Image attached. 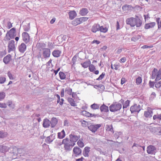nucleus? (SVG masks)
I'll use <instances>...</instances> for the list:
<instances>
[{
  "instance_id": "1",
  "label": "nucleus",
  "mask_w": 161,
  "mask_h": 161,
  "mask_svg": "<svg viewBox=\"0 0 161 161\" xmlns=\"http://www.w3.org/2000/svg\"><path fill=\"white\" fill-rule=\"evenodd\" d=\"M126 24L130 25L131 27H134L135 25L136 27H140L142 25V20L138 18L133 17L127 19L126 20Z\"/></svg>"
},
{
  "instance_id": "2",
  "label": "nucleus",
  "mask_w": 161,
  "mask_h": 161,
  "mask_svg": "<svg viewBox=\"0 0 161 161\" xmlns=\"http://www.w3.org/2000/svg\"><path fill=\"white\" fill-rule=\"evenodd\" d=\"M62 144H64V149L66 151H70L73 147L75 146L74 144L72 143L69 141L68 138H65L62 141Z\"/></svg>"
},
{
  "instance_id": "3",
  "label": "nucleus",
  "mask_w": 161,
  "mask_h": 161,
  "mask_svg": "<svg viewBox=\"0 0 161 161\" xmlns=\"http://www.w3.org/2000/svg\"><path fill=\"white\" fill-rule=\"evenodd\" d=\"M16 36V29L14 27L7 32L4 40L6 41L9 40L11 39H13Z\"/></svg>"
},
{
  "instance_id": "4",
  "label": "nucleus",
  "mask_w": 161,
  "mask_h": 161,
  "mask_svg": "<svg viewBox=\"0 0 161 161\" xmlns=\"http://www.w3.org/2000/svg\"><path fill=\"white\" fill-rule=\"evenodd\" d=\"M152 78L154 79L156 78L155 80L158 81L161 79V68L158 71L156 68H154L152 72Z\"/></svg>"
},
{
  "instance_id": "5",
  "label": "nucleus",
  "mask_w": 161,
  "mask_h": 161,
  "mask_svg": "<svg viewBox=\"0 0 161 161\" xmlns=\"http://www.w3.org/2000/svg\"><path fill=\"white\" fill-rule=\"evenodd\" d=\"M122 107L121 104L119 103H115L112 104L109 107V110L112 112L119 110Z\"/></svg>"
},
{
  "instance_id": "6",
  "label": "nucleus",
  "mask_w": 161,
  "mask_h": 161,
  "mask_svg": "<svg viewBox=\"0 0 161 161\" xmlns=\"http://www.w3.org/2000/svg\"><path fill=\"white\" fill-rule=\"evenodd\" d=\"M69 141L75 145V143L80 138V135H77L74 132H72L69 135Z\"/></svg>"
},
{
  "instance_id": "7",
  "label": "nucleus",
  "mask_w": 161,
  "mask_h": 161,
  "mask_svg": "<svg viewBox=\"0 0 161 161\" xmlns=\"http://www.w3.org/2000/svg\"><path fill=\"white\" fill-rule=\"evenodd\" d=\"M141 109V106L139 104H135L132 106L130 109L131 113H138Z\"/></svg>"
},
{
  "instance_id": "8",
  "label": "nucleus",
  "mask_w": 161,
  "mask_h": 161,
  "mask_svg": "<svg viewBox=\"0 0 161 161\" xmlns=\"http://www.w3.org/2000/svg\"><path fill=\"white\" fill-rule=\"evenodd\" d=\"M147 151L148 154L155 155L156 153V148L154 146L150 145L147 147Z\"/></svg>"
},
{
  "instance_id": "9",
  "label": "nucleus",
  "mask_w": 161,
  "mask_h": 161,
  "mask_svg": "<svg viewBox=\"0 0 161 161\" xmlns=\"http://www.w3.org/2000/svg\"><path fill=\"white\" fill-rule=\"evenodd\" d=\"M102 125L101 124L91 125L88 127V129L92 132H95Z\"/></svg>"
},
{
  "instance_id": "10",
  "label": "nucleus",
  "mask_w": 161,
  "mask_h": 161,
  "mask_svg": "<svg viewBox=\"0 0 161 161\" xmlns=\"http://www.w3.org/2000/svg\"><path fill=\"white\" fill-rule=\"evenodd\" d=\"M50 53V50L49 48H44L42 49V54L43 57L45 58L49 57Z\"/></svg>"
},
{
  "instance_id": "11",
  "label": "nucleus",
  "mask_w": 161,
  "mask_h": 161,
  "mask_svg": "<svg viewBox=\"0 0 161 161\" xmlns=\"http://www.w3.org/2000/svg\"><path fill=\"white\" fill-rule=\"evenodd\" d=\"M23 40L26 43L29 42L30 41V37L28 33L26 32H24L22 34Z\"/></svg>"
},
{
  "instance_id": "12",
  "label": "nucleus",
  "mask_w": 161,
  "mask_h": 161,
  "mask_svg": "<svg viewBox=\"0 0 161 161\" xmlns=\"http://www.w3.org/2000/svg\"><path fill=\"white\" fill-rule=\"evenodd\" d=\"M14 42V40H11L9 42L8 44V53L14 50L15 48Z\"/></svg>"
},
{
  "instance_id": "13",
  "label": "nucleus",
  "mask_w": 161,
  "mask_h": 161,
  "mask_svg": "<svg viewBox=\"0 0 161 161\" xmlns=\"http://www.w3.org/2000/svg\"><path fill=\"white\" fill-rule=\"evenodd\" d=\"M82 151L80 148L78 147H75L73 149V153L75 156L77 157L81 154Z\"/></svg>"
},
{
  "instance_id": "14",
  "label": "nucleus",
  "mask_w": 161,
  "mask_h": 161,
  "mask_svg": "<svg viewBox=\"0 0 161 161\" xmlns=\"http://www.w3.org/2000/svg\"><path fill=\"white\" fill-rule=\"evenodd\" d=\"M151 130L156 134L161 135V128L153 127L150 129Z\"/></svg>"
},
{
  "instance_id": "15",
  "label": "nucleus",
  "mask_w": 161,
  "mask_h": 161,
  "mask_svg": "<svg viewBox=\"0 0 161 161\" xmlns=\"http://www.w3.org/2000/svg\"><path fill=\"white\" fill-rule=\"evenodd\" d=\"M153 111L152 110L149 108L147 111H145L144 113V116L146 118H151L152 116Z\"/></svg>"
},
{
  "instance_id": "16",
  "label": "nucleus",
  "mask_w": 161,
  "mask_h": 161,
  "mask_svg": "<svg viewBox=\"0 0 161 161\" xmlns=\"http://www.w3.org/2000/svg\"><path fill=\"white\" fill-rule=\"evenodd\" d=\"M26 45L24 43H22L19 46L18 49L19 51L23 53L26 49Z\"/></svg>"
},
{
  "instance_id": "17",
  "label": "nucleus",
  "mask_w": 161,
  "mask_h": 161,
  "mask_svg": "<svg viewBox=\"0 0 161 161\" xmlns=\"http://www.w3.org/2000/svg\"><path fill=\"white\" fill-rule=\"evenodd\" d=\"M99 27L100 25L99 24H95L92 26L91 31L92 32L96 33L99 31Z\"/></svg>"
},
{
  "instance_id": "18",
  "label": "nucleus",
  "mask_w": 161,
  "mask_h": 161,
  "mask_svg": "<svg viewBox=\"0 0 161 161\" xmlns=\"http://www.w3.org/2000/svg\"><path fill=\"white\" fill-rule=\"evenodd\" d=\"M90 148L89 147H86L83 151V155L85 157H88L89 156V153L90 151Z\"/></svg>"
},
{
  "instance_id": "19",
  "label": "nucleus",
  "mask_w": 161,
  "mask_h": 161,
  "mask_svg": "<svg viewBox=\"0 0 161 161\" xmlns=\"http://www.w3.org/2000/svg\"><path fill=\"white\" fill-rule=\"evenodd\" d=\"M50 121L48 119H45L43 121V126L45 128H48L50 126Z\"/></svg>"
},
{
  "instance_id": "20",
  "label": "nucleus",
  "mask_w": 161,
  "mask_h": 161,
  "mask_svg": "<svg viewBox=\"0 0 161 161\" xmlns=\"http://www.w3.org/2000/svg\"><path fill=\"white\" fill-rule=\"evenodd\" d=\"M50 122L51 127L54 128L58 123V120L56 118H53L51 119Z\"/></svg>"
},
{
  "instance_id": "21",
  "label": "nucleus",
  "mask_w": 161,
  "mask_h": 161,
  "mask_svg": "<svg viewBox=\"0 0 161 161\" xmlns=\"http://www.w3.org/2000/svg\"><path fill=\"white\" fill-rule=\"evenodd\" d=\"M54 137L55 135H53V134H52L47 137L46 139V142L47 143H50L54 140L55 138Z\"/></svg>"
},
{
  "instance_id": "22",
  "label": "nucleus",
  "mask_w": 161,
  "mask_h": 161,
  "mask_svg": "<svg viewBox=\"0 0 161 161\" xmlns=\"http://www.w3.org/2000/svg\"><path fill=\"white\" fill-rule=\"evenodd\" d=\"M100 109L102 112H107L109 111L108 107L104 104L100 106Z\"/></svg>"
},
{
  "instance_id": "23",
  "label": "nucleus",
  "mask_w": 161,
  "mask_h": 161,
  "mask_svg": "<svg viewBox=\"0 0 161 161\" xmlns=\"http://www.w3.org/2000/svg\"><path fill=\"white\" fill-rule=\"evenodd\" d=\"M11 59V56L8 54L3 59V62L5 64H8Z\"/></svg>"
},
{
  "instance_id": "24",
  "label": "nucleus",
  "mask_w": 161,
  "mask_h": 161,
  "mask_svg": "<svg viewBox=\"0 0 161 161\" xmlns=\"http://www.w3.org/2000/svg\"><path fill=\"white\" fill-rule=\"evenodd\" d=\"M156 23L154 22H151L146 24L144 28L146 29H148L150 28H152L155 26Z\"/></svg>"
},
{
  "instance_id": "25",
  "label": "nucleus",
  "mask_w": 161,
  "mask_h": 161,
  "mask_svg": "<svg viewBox=\"0 0 161 161\" xmlns=\"http://www.w3.org/2000/svg\"><path fill=\"white\" fill-rule=\"evenodd\" d=\"M69 18L70 19H73L77 15L76 13L74 10L70 11L69 13Z\"/></svg>"
},
{
  "instance_id": "26",
  "label": "nucleus",
  "mask_w": 161,
  "mask_h": 161,
  "mask_svg": "<svg viewBox=\"0 0 161 161\" xmlns=\"http://www.w3.org/2000/svg\"><path fill=\"white\" fill-rule=\"evenodd\" d=\"M9 147L4 145H0V152L4 153L5 152H7L8 151Z\"/></svg>"
},
{
  "instance_id": "27",
  "label": "nucleus",
  "mask_w": 161,
  "mask_h": 161,
  "mask_svg": "<svg viewBox=\"0 0 161 161\" xmlns=\"http://www.w3.org/2000/svg\"><path fill=\"white\" fill-rule=\"evenodd\" d=\"M88 9L86 8H83L80 11L79 14L82 16H85L88 13Z\"/></svg>"
},
{
  "instance_id": "28",
  "label": "nucleus",
  "mask_w": 161,
  "mask_h": 161,
  "mask_svg": "<svg viewBox=\"0 0 161 161\" xmlns=\"http://www.w3.org/2000/svg\"><path fill=\"white\" fill-rule=\"evenodd\" d=\"M60 53L61 51L58 50H54L52 53L53 55L57 58L60 56Z\"/></svg>"
},
{
  "instance_id": "29",
  "label": "nucleus",
  "mask_w": 161,
  "mask_h": 161,
  "mask_svg": "<svg viewBox=\"0 0 161 161\" xmlns=\"http://www.w3.org/2000/svg\"><path fill=\"white\" fill-rule=\"evenodd\" d=\"M65 136V134L64 130H63L61 132L58 133V138L59 139H63Z\"/></svg>"
},
{
  "instance_id": "30",
  "label": "nucleus",
  "mask_w": 161,
  "mask_h": 161,
  "mask_svg": "<svg viewBox=\"0 0 161 161\" xmlns=\"http://www.w3.org/2000/svg\"><path fill=\"white\" fill-rule=\"evenodd\" d=\"M90 63V61L89 60L88 61L85 62L83 63H82L81 64L83 67L86 68L88 67L89 66Z\"/></svg>"
},
{
  "instance_id": "31",
  "label": "nucleus",
  "mask_w": 161,
  "mask_h": 161,
  "mask_svg": "<svg viewBox=\"0 0 161 161\" xmlns=\"http://www.w3.org/2000/svg\"><path fill=\"white\" fill-rule=\"evenodd\" d=\"M106 130L107 131H110L112 133H114L113 127L112 125H107L105 126Z\"/></svg>"
},
{
  "instance_id": "32",
  "label": "nucleus",
  "mask_w": 161,
  "mask_h": 161,
  "mask_svg": "<svg viewBox=\"0 0 161 161\" xmlns=\"http://www.w3.org/2000/svg\"><path fill=\"white\" fill-rule=\"evenodd\" d=\"M8 133L6 132H4L3 131H0V138H4L7 136Z\"/></svg>"
},
{
  "instance_id": "33",
  "label": "nucleus",
  "mask_w": 161,
  "mask_h": 161,
  "mask_svg": "<svg viewBox=\"0 0 161 161\" xmlns=\"http://www.w3.org/2000/svg\"><path fill=\"white\" fill-rule=\"evenodd\" d=\"M100 105L96 103H94L91 106L92 108L93 109H98L100 107Z\"/></svg>"
},
{
  "instance_id": "34",
  "label": "nucleus",
  "mask_w": 161,
  "mask_h": 161,
  "mask_svg": "<svg viewBox=\"0 0 161 161\" xmlns=\"http://www.w3.org/2000/svg\"><path fill=\"white\" fill-rule=\"evenodd\" d=\"M83 140L82 139H80L77 142V144L80 147H83L84 146Z\"/></svg>"
},
{
  "instance_id": "35",
  "label": "nucleus",
  "mask_w": 161,
  "mask_h": 161,
  "mask_svg": "<svg viewBox=\"0 0 161 161\" xmlns=\"http://www.w3.org/2000/svg\"><path fill=\"white\" fill-rule=\"evenodd\" d=\"M130 101L129 100L126 101L123 104V108L124 109L125 108H126L129 105Z\"/></svg>"
},
{
  "instance_id": "36",
  "label": "nucleus",
  "mask_w": 161,
  "mask_h": 161,
  "mask_svg": "<svg viewBox=\"0 0 161 161\" xmlns=\"http://www.w3.org/2000/svg\"><path fill=\"white\" fill-rule=\"evenodd\" d=\"M99 31L101 32L105 33L108 31V29L106 27H103V26H100Z\"/></svg>"
},
{
  "instance_id": "37",
  "label": "nucleus",
  "mask_w": 161,
  "mask_h": 161,
  "mask_svg": "<svg viewBox=\"0 0 161 161\" xmlns=\"http://www.w3.org/2000/svg\"><path fill=\"white\" fill-rule=\"evenodd\" d=\"M23 27L24 30L26 31H28L30 29V23L27 24Z\"/></svg>"
},
{
  "instance_id": "38",
  "label": "nucleus",
  "mask_w": 161,
  "mask_h": 161,
  "mask_svg": "<svg viewBox=\"0 0 161 161\" xmlns=\"http://www.w3.org/2000/svg\"><path fill=\"white\" fill-rule=\"evenodd\" d=\"M89 69L91 72H93L96 69L95 66L93 64H91L89 66Z\"/></svg>"
},
{
  "instance_id": "39",
  "label": "nucleus",
  "mask_w": 161,
  "mask_h": 161,
  "mask_svg": "<svg viewBox=\"0 0 161 161\" xmlns=\"http://www.w3.org/2000/svg\"><path fill=\"white\" fill-rule=\"evenodd\" d=\"M68 101L71 106H75L76 105L75 103L72 98H69Z\"/></svg>"
},
{
  "instance_id": "40",
  "label": "nucleus",
  "mask_w": 161,
  "mask_h": 161,
  "mask_svg": "<svg viewBox=\"0 0 161 161\" xmlns=\"http://www.w3.org/2000/svg\"><path fill=\"white\" fill-rule=\"evenodd\" d=\"M60 79L61 80H64L66 78L65 74L63 72H60L59 73Z\"/></svg>"
},
{
  "instance_id": "41",
  "label": "nucleus",
  "mask_w": 161,
  "mask_h": 161,
  "mask_svg": "<svg viewBox=\"0 0 161 161\" xmlns=\"http://www.w3.org/2000/svg\"><path fill=\"white\" fill-rule=\"evenodd\" d=\"M153 119L154 120H156L157 119L161 120V114L154 115L153 116Z\"/></svg>"
},
{
  "instance_id": "42",
  "label": "nucleus",
  "mask_w": 161,
  "mask_h": 161,
  "mask_svg": "<svg viewBox=\"0 0 161 161\" xmlns=\"http://www.w3.org/2000/svg\"><path fill=\"white\" fill-rule=\"evenodd\" d=\"M77 59V57L76 55H75L72 58V63H73L72 66H75V63Z\"/></svg>"
},
{
  "instance_id": "43",
  "label": "nucleus",
  "mask_w": 161,
  "mask_h": 161,
  "mask_svg": "<svg viewBox=\"0 0 161 161\" xmlns=\"http://www.w3.org/2000/svg\"><path fill=\"white\" fill-rule=\"evenodd\" d=\"M5 93L4 92L0 93V101L3 100L5 97Z\"/></svg>"
},
{
  "instance_id": "44",
  "label": "nucleus",
  "mask_w": 161,
  "mask_h": 161,
  "mask_svg": "<svg viewBox=\"0 0 161 161\" xmlns=\"http://www.w3.org/2000/svg\"><path fill=\"white\" fill-rule=\"evenodd\" d=\"M141 38V36L139 35H137L136 36H134L131 38V40L134 42L136 41Z\"/></svg>"
},
{
  "instance_id": "45",
  "label": "nucleus",
  "mask_w": 161,
  "mask_h": 161,
  "mask_svg": "<svg viewBox=\"0 0 161 161\" xmlns=\"http://www.w3.org/2000/svg\"><path fill=\"white\" fill-rule=\"evenodd\" d=\"M142 82V79L140 77H139L136 79V82L137 85H139Z\"/></svg>"
},
{
  "instance_id": "46",
  "label": "nucleus",
  "mask_w": 161,
  "mask_h": 161,
  "mask_svg": "<svg viewBox=\"0 0 161 161\" xmlns=\"http://www.w3.org/2000/svg\"><path fill=\"white\" fill-rule=\"evenodd\" d=\"M6 78L4 77L0 76V84L4 83L6 81Z\"/></svg>"
},
{
  "instance_id": "47",
  "label": "nucleus",
  "mask_w": 161,
  "mask_h": 161,
  "mask_svg": "<svg viewBox=\"0 0 161 161\" xmlns=\"http://www.w3.org/2000/svg\"><path fill=\"white\" fill-rule=\"evenodd\" d=\"M81 114L82 115H83L89 117V115H90L89 113L88 112H87L86 111L84 110V111H82L81 112Z\"/></svg>"
},
{
  "instance_id": "48",
  "label": "nucleus",
  "mask_w": 161,
  "mask_h": 161,
  "mask_svg": "<svg viewBox=\"0 0 161 161\" xmlns=\"http://www.w3.org/2000/svg\"><path fill=\"white\" fill-rule=\"evenodd\" d=\"M114 69L116 70L118 69L120 67V65L119 63H116L113 65Z\"/></svg>"
},
{
  "instance_id": "49",
  "label": "nucleus",
  "mask_w": 161,
  "mask_h": 161,
  "mask_svg": "<svg viewBox=\"0 0 161 161\" xmlns=\"http://www.w3.org/2000/svg\"><path fill=\"white\" fill-rule=\"evenodd\" d=\"M155 86L157 88H160L161 87V80L156 83L155 84Z\"/></svg>"
},
{
  "instance_id": "50",
  "label": "nucleus",
  "mask_w": 161,
  "mask_h": 161,
  "mask_svg": "<svg viewBox=\"0 0 161 161\" xmlns=\"http://www.w3.org/2000/svg\"><path fill=\"white\" fill-rule=\"evenodd\" d=\"M105 75V73H103L99 77L97 78L96 80H102L104 77Z\"/></svg>"
},
{
  "instance_id": "51",
  "label": "nucleus",
  "mask_w": 161,
  "mask_h": 161,
  "mask_svg": "<svg viewBox=\"0 0 161 161\" xmlns=\"http://www.w3.org/2000/svg\"><path fill=\"white\" fill-rule=\"evenodd\" d=\"M78 20L77 18L73 20L72 22V24L74 26H76L79 24L78 23Z\"/></svg>"
},
{
  "instance_id": "52",
  "label": "nucleus",
  "mask_w": 161,
  "mask_h": 161,
  "mask_svg": "<svg viewBox=\"0 0 161 161\" xmlns=\"http://www.w3.org/2000/svg\"><path fill=\"white\" fill-rule=\"evenodd\" d=\"M141 147V146L139 144L137 143H134L133 144V145L132 147V148L133 149H134L135 147H136L137 148H139V147Z\"/></svg>"
},
{
  "instance_id": "53",
  "label": "nucleus",
  "mask_w": 161,
  "mask_h": 161,
  "mask_svg": "<svg viewBox=\"0 0 161 161\" xmlns=\"http://www.w3.org/2000/svg\"><path fill=\"white\" fill-rule=\"evenodd\" d=\"M8 75L10 80H13L14 79L13 75L11 74L10 71H8Z\"/></svg>"
},
{
  "instance_id": "54",
  "label": "nucleus",
  "mask_w": 161,
  "mask_h": 161,
  "mask_svg": "<svg viewBox=\"0 0 161 161\" xmlns=\"http://www.w3.org/2000/svg\"><path fill=\"white\" fill-rule=\"evenodd\" d=\"M7 27L8 29H10L12 27V23H11L10 21H8Z\"/></svg>"
},
{
  "instance_id": "55",
  "label": "nucleus",
  "mask_w": 161,
  "mask_h": 161,
  "mask_svg": "<svg viewBox=\"0 0 161 161\" xmlns=\"http://www.w3.org/2000/svg\"><path fill=\"white\" fill-rule=\"evenodd\" d=\"M8 106L10 108H14V105L13 104L12 102L11 101H9L8 103Z\"/></svg>"
},
{
  "instance_id": "56",
  "label": "nucleus",
  "mask_w": 161,
  "mask_h": 161,
  "mask_svg": "<svg viewBox=\"0 0 161 161\" xmlns=\"http://www.w3.org/2000/svg\"><path fill=\"white\" fill-rule=\"evenodd\" d=\"M14 150L15 151L14 153L15 154H17V153H19V152L21 150H22V149L21 148H15L14 149Z\"/></svg>"
},
{
  "instance_id": "57",
  "label": "nucleus",
  "mask_w": 161,
  "mask_h": 161,
  "mask_svg": "<svg viewBox=\"0 0 161 161\" xmlns=\"http://www.w3.org/2000/svg\"><path fill=\"white\" fill-rule=\"evenodd\" d=\"M7 107V105L5 103H0V108H6Z\"/></svg>"
},
{
  "instance_id": "58",
  "label": "nucleus",
  "mask_w": 161,
  "mask_h": 161,
  "mask_svg": "<svg viewBox=\"0 0 161 161\" xmlns=\"http://www.w3.org/2000/svg\"><path fill=\"white\" fill-rule=\"evenodd\" d=\"M126 61V58L125 57H124L121 58L119 62L121 63H123L125 62Z\"/></svg>"
},
{
  "instance_id": "59",
  "label": "nucleus",
  "mask_w": 161,
  "mask_h": 161,
  "mask_svg": "<svg viewBox=\"0 0 161 161\" xmlns=\"http://www.w3.org/2000/svg\"><path fill=\"white\" fill-rule=\"evenodd\" d=\"M6 54V52L5 51L0 52V58L3 57Z\"/></svg>"
},
{
  "instance_id": "60",
  "label": "nucleus",
  "mask_w": 161,
  "mask_h": 161,
  "mask_svg": "<svg viewBox=\"0 0 161 161\" xmlns=\"http://www.w3.org/2000/svg\"><path fill=\"white\" fill-rule=\"evenodd\" d=\"M149 84L150 87H153L154 86V85L155 84L154 82L151 81V80H150L149 82Z\"/></svg>"
},
{
  "instance_id": "61",
  "label": "nucleus",
  "mask_w": 161,
  "mask_h": 161,
  "mask_svg": "<svg viewBox=\"0 0 161 161\" xmlns=\"http://www.w3.org/2000/svg\"><path fill=\"white\" fill-rule=\"evenodd\" d=\"M65 91L68 94H71V92H72V89H66Z\"/></svg>"
},
{
  "instance_id": "62",
  "label": "nucleus",
  "mask_w": 161,
  "mask_h": 161,
  "mask_svg": "<svg viewBox=\"0 0 161 161\" xmlns=\"http://www.w3.org/2000/svg\"><path fill=\"white\" fill-rule=\"evenodd\" d=\"M116 53L118 54H119L122 51V49H117V50H116Z\"/></svg>"
},
{
  "instance_id": "63",
  "label": "nucleus",
  "mask_w": 161,
  "mask_h": 161,
  "mask_svg": "<svg viewBox=\"0 0 161 161\" xmlns=\"http://www.w3.org/2000/svg\"><path fill=\"white\" fill-rule=\"evenodd\" d=\"M121 134V133L120 132H117L115 133V137L117 136V138H118L119 136Z\"/></svg>"
},
{
  "instance_id": "64",
  "label": "nucleus",
  "mask_w": 161,
  "mask_h": 161,
  "mask_svg": "<svg viewBox=\"0 0 161 161\" xmlns=\"http://www.w3.org/2000/svg\"><path fill=\"white\" fill-rule=\"evenodd\" d=\"M125 82V78H122L121 79V85L124 84Z\"/></svg>"
}]
</instances>
